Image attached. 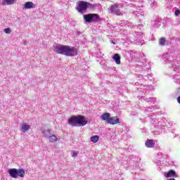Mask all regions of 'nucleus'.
Instances as JSON below:
<instances>
[{"label":"nucleus","mask_w":180,"mask_h":180,"mask_svg":"<svg viewBox=\"0 0 180 180\" xmlns=\"http://www.w3.org/2000/svg\"><path fill=\"white\" fill-rule=\"evenodd\" d=\"M54 51L57 54H64L67 57H74L78 54V51L74 46L67 45H61L60 46H56Z\"/></svg>","instance_id":"1"},{"label":"nucleus","mask_w":180,"mask_h":180,"mask_svg":"<svg viewBox=\"0 0 180 180\" xmlns=\"http://www.w3.org/2000/svg\"><path fill=\"white\" fill-rule=\"evenodd\" d=\"M68 123L74 127L75 124H80V126H85L88 122L85 120V117L82 115L72 116L68 120Z\"/></svg>","instance_id":"2"},{"label":"nucleus","mask_w":180,"mask_h":180,"mask_svg":"<svg viewBox=\"0 0 180 180\" xmlns=\"http://www.w3.org/2000/svg\"><path fill=\"white\" fill-rule=\"evenodd\" d=\"M101 120L106 122V123H108L109 124L115 125V124H119V123H120L119 117H110V113L109 112H105L101 115Z\"/></svg>","instance_id":"3"},{"label":"nucleus","mask_w":180,"mask_h":180,"mask_svg":"<svg viewBox=\"0 0 180 180\" xmlns=\"http://www.w3.org/2000/svg\"><path fill=\"white\" fill-rule=\"evenodd\" d=\"M83 18L86 23L96 22L101 20V17L97 13L86 14Z\"/></svg>","instance_id":"4"},{"label":"nucleus","mask_w":180,"mask_h":180,"mask_svg":"<svg viewBox=\"0 0 180 180\" xmlns=\"http://www.w3.org/2000/svg\"><path fill=\"white\" fill-rule=\"evenodd\" d=\"M8 174L11 178L16 179L18 176H20V178H25V170L23 169H8Z\"/></svg>","instance_id":"5"},{"label":"nucleus","mask_w":180,"mask_h":180,"mask_svg":"<svg viewBox=\"0 0 180 180\" xmlns=\"http://www.w3.org/2000/svg\"><path fill=\"white\" fill-rule=\"evenodd\" d=\"M88 5H89V2L79 1L75 9L77 11V12H79V13H84V12H86Z\"/></svg>","instance_id":"6"},{"label":"nucleus","mask_w":180,"mask_h":180,"mask_svg":"<svg viewBox=\"0 0 180 180\" xmlns=\"http://www.w3.org/2000/svg\"><path fill=\"white\" fill-rule=\"evenodd\" d=\"M110 13L117 15V16H122V15H123V13L120 11V6L117 3L112 4L110 7Z\"/></svg>","instance_id":"7"},{"label":"nucleus","mask_w":180,"mask_h":180,"mask_svg":"<svg viewBox=\"0 0 180 180\" xmlns=\"http://www.w3.org/2000/svg\"><path fill=\"white\" fill-rule=\"evenodd\" d=\"M165 176L166 178H174L178 176V175L174 170L170 169L167 172H165Z\"/></svg>","instance_id":"8"},{"label":"nucleus","mask_w":180,"mask_h":180,"mask_svg":"<svg viewBox=\"0 0 180 180\" xmlns=\"http://www.w3.org/2000/svg\"><path fill=\"white\" fill-rule=\"evenodd\" d=\"M34 8V4L32 1L25 2L22 6V9H33Z\"/></svg>","instance_id":"9"},{"label":"nucleus","mask_w":180,"mask_h":180,"mask_svg":"<svg viewBox=\"0 0 180 180\" xmlns=\"http://www.w3.org/2000/svg\"><path fill=\"white\" fill-rule=\"evenodd\" d=\"M145 146L148 147V148H153L154 146H155V142L153 139H148L145 143Z\"/></svg>","instance_id":"10"},{"label":"nucleus","mask_w":180,"mask_h":180,"mask_svg":"<svg viewBox=\"0 0 180 180\" xmlns=\"http://www.w3.org/2000/svg\"><path fill=\"white\" fill-rule=\"evenodd\" d=\"M30 130V125L27 124H23L21 126L20 131H22V133H26V131Z\"/></svg>","instance_id":"11"},{"label":"nucleus","mask_w":180,"mask_h":180,"mask_svg":"<svg viewBox=\"0 0 180 180\" xmlns=\"http://www.w3.org/2000/svg\"><path fill=\"white\" fill-rule=\"evenodd\" d=\"M113 59L115 60L116 64H120V56H119V54L115 53L113 56Z\"/></svg>","instance_id":"12"},{"label":"nucleus","mask_w":180,"mask_h":180,"mask_svg":"<svg viewBox=\"0 0 180 180\" xmlns=\"http://www.w3.org/2000/svg\"><path fill=\"white\" fill-rule=\"evenodd\" d=\"M15 0H3V5H13Z\"/></svg>","instance_id":"13"},{"label":"nucleus","mask_w":180,"mask_h":180,"mask_svg":"<svg viewBox=\"0 0 180 180\" xmlns=\"http://www.w3.org/2000/svg\"><path fill=\"white\" fill-rule=\"evenodd\" d=\"M90 140L93 143H98V141H99V136L98 135L93 136L90 138Z\"/></svg>","instance_id":"14"},{"label":"nucleus","mask_w":180,"mask_h":180,"mask_svg":"<svg viewBox=\"0 0 180 180\" xmlns=\"http://www.w3.org/2000/svg\"><path fill=\"white\" fill-rule=\"evenodd\" d=\"M58 139L56 135H52L49 137V141L50 143H56Z\"/></svg>","instance_id":"15"},{"label":"nucleus","mask_w":180,"mask_h":180,"mask_svg":"<svg viewBox=\"0 0 180 180\" xmlns=\"http://www.w3.org/2000/svg\"><path fill=\"white\" fill-rule=\"evenodd\" d=\"M167 41V40L165 39V38L162 37L159 39V44L160 46H165V42Z\"/></svg>","instance_id":"16"},{"label":"nucleus","mask_w":180,"mask_h":180,"mask_svg":"<svg viewBox=\"0 0 180 180\" xmlns=\"http://www.w3.org/2000/svg\"><path fill=\"white\" fill-rule=\"evenodd\" d=\"M87 8H90L91 9H95V8H96V5L89 3V5H87Z\"/></svg>","instance_id":"17"},{"label":"nucleus","mask_w":180,"mask_h":180,"mask_svg":"<svg viewBox=\"0 0 180 180\" xmlns=\"http://www.w3.org/2000/svg\"><path fill=\"white\" fill-rule=\"evenodd\" d=\"M4 32L6 34H11V33H12V30H11V28H6L4 29Z\"/></svg>","instance_id":"18"},{"label":"nucleus","mask_w":180,"mask_h":180,"mask_svg":"<svg viewBox=\"0 0 180 180\" xmlns=\"http://www.w3.org/2000/svg\"><path fill=\"white\" fill-rule=\"evenodd\" d=\"M179 14H180V11H179V10H176V11L174 12L175 16H179Z\"/></svg>","instance_id":"19"},{"label":"nucleus","mask_w":180,"mask_h":180,"mask_svg":"<svg viewBox=\"0 0 180 180\" xmlns=\"http://www.w3.org/2000/svg\"><path fill=\"white\" fill-rule=\"evenodd\" d=\"M78 156V153L75 152V151H73L72 152V157H77Z\"/></svg>","instance_id":"20"},{"label":"nucleus","mask_w":180,"mask_h":180,"mask_svg":"<svg viewBox=\"0 0 180 180\" xmlns=\"http://www.w3.org/2000/svg\"><path fill=\"white\" fill-rule=\"evenodd\" d=\"M177 102L180 104V96L177 98Z\"/></svg>","instance_id":"21"},{"label":"nucleus","mask_w":180,"mask_h":180,"mask_svg":"<svg viewBox=\"0 0 180 180\" xmlns=\"http://www.w3.org/2000/svg\"><path fill=\"white\" fill-rule=\"evenodd\" d=\"M169 180H175L174 178L169 179Z\"/></svg>","instance_id":"22"},{"label":"nucleus","mask_w":180,"mask_h":180,"mask_svg":"<svg viewBox=\"0 0 180 180\" xmlns=\"http://www.w3.org/2000/svg\"><path fill=\"white\" fill-rule=\"evenodd\" d=\"M113 44H115V42H112Z\"/></svg>","instance_id":"23"}]
</instances>
